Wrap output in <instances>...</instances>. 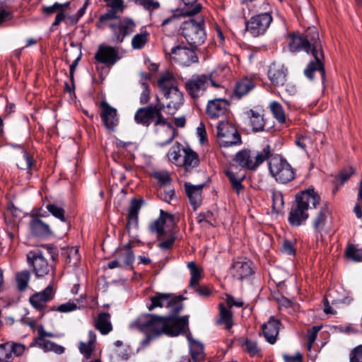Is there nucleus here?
<instances>
[{
	"mask_svg": "<svg viewBox=\"0 0 362 362\" xmlns=\"http://www.w3.org/2000/svg\"><path fill=\"white\" fill-rule=\"evenodd\" d=\"M188 326V316L181 317H163L150 314L139 316L133 321L130 327L153 337L163 334L171 337L179 335Z\"/></svg>",
	"mask_w": 362,
	"mask_h": 362,
	"instance_id": "1",
	"label": "nucleus"
},
{
	"mask_svg": "<svg viewBox=\"0 0 362 362\" xmlns=\"http://www.w3.org/2000/svg\"><path fill=\"white\" fill-rule=\"evenodd\" d=\"M320 202V197L314 189L301 191L296 196L288 218L292 226H299L309 217L308 209L315 208Z\"/></svg>",
	"mask_w": 362,
	"mask_h": 362,
	"instance_id": "2",
	"label": "nucleus"
},
{
	"mask_svg": "<svg viewBox=\"0 0 362 362\" xmlns=\"http://www.w3.org/2000/svg\"><path fill=\"white\" fill-rule=\"evenodd\" d=\"M307 49V53H311L315 62H310L304 72L310 79H313L315 71L321 72L325 75L322 59H324L319 33L315 27H309L302 35Z\"/></svg>",
	"mask_w": 362,
	"mask_h": 362,
	"instance_id": "3",
	"label": "nucleus"
},
{
	"mask_svg": "<svg viewBox=\"0 0 362 362\" xmlns=\"http://www.w3.org/2000/svg\"><path fill=\"white\" fill-rule=\"evenodd\" d=\"M223 69L214 70L209 74H194L185 83V88L189 95L193 98L202 96L206 92L209 83L216 88H223L221 81L223 77L220 73Z\"/></svg>",
	"mask_w": 362,
	"mask_h": 362,
	"instance_id": "4",
	"label": "nucleus"
},
{
	"mask_svg": "<svg viewBox=\"0 0 362 362\" xmlns=\"http://www.w3.org/2000/svg\"><path fill=\"white\" fill-rule=\"evenodd\" d=\"M182 35L192 47L202 45L206 40L204 20L198 16L184 21L180 27Z\"/></svg>",
	"mask_w": 362,
	"mask_h": 362,
	"instance_id": "5",
	"label": "nucleus"
},
{
	"mask_svg": "<svg viewBox=\"0 0 362 362\" xmlns=\"http://www.w3.org/2000/svg\"><path fill=\"white\" fill-rule=\"evenodd\" d=\"M271 156V147L267 144L260 151L242 150L236 153L235 161L242 168L255 170Z\"/></svg>",
	"mask_w": 362,
	"mask_h": 362,
	"instance_id": "6",
	"label": "nucleus"
},
{
	"mask_svg": "<svg viewBox=\"0 0 362 362\" xmlns=\"http://www.w3.org/2000/svg\"><path fill=\"white\" fill-rule=\"evenodd\" d=\"M269 170L275 180L286 184L295 178L294 170L282 157L275 155L269 160Z\"/></svg>",
	"mask_w": 362,
	"mask_h": 362,
	"instance_id": "7",
	"label": "nucleus"
},
{
	"mask_svg": "<svg viewBox=\"0 0 362 362\" xmlns=\"http://www.w3.org/2000/svg\"><path fill=\"white\" fill-rule=\"evenodd\" d=\"M163 49L166 56H169L171 61L182 66H189L199 61L196 52L192 48L180 45L170 47L165 44Z\"/></svg>",
	"mask_w": 362,
	"mask_h": 362,
	"instance_id": "8",
	"label": "nucleus"
},
{
	"mask_svg": "<svg viewBox=\"0 0 362 362\" xmlns=\"http://www.w3.org/2000/svg\"><path fill=\"white\" fill-rule=\"evenodd\" d=\"M104 25H107L111 29L114 40L118 43H122L126 37L131 35L136 28L134 21L129 18L116 17L109 20Z\"/></svg>",
	"mask_w": 362,
	"mask_h": 362,
	"instance_id": "9",
	"label": "nucleus"
},
{
	"mask_svg": "<svg viewBox=\"0 0 362 362\" xmlns=\"http://www.w3.org/2000/svg\"><path fill=\"white\" fill-rule=\"evenodd\" d=\"M218 142L221 146L229 147L240 144L241 139L235 127L227 121H221L216 127Z\"/></svg>",
	"mask_w": 362,
	"mask_h": 362,
	"instance_id": "10",
	"label": "nucleus"
},
{
	"mask_svg": "<svg viewBox=\"0 0 362 362\" xmlns=\"http://www.w3.org/2000/svg\"><path fill=\"white\" fill-rule=\"evenodd\" d=\"M28 264L37 277H43L52 271V266L48 263L42 251H30L27 256Z\"/></svg>",
	"mask_w": 362,
	"mask_h": 362,
	"instance_id": "11",
	"label": "nucleus"
},
{
	"mask_svg": "<svg viewBox=\"0 0 362 362\" xmlns=\"http://www.w3.org/2000/svg\"><path fill=\"white\" fill-rule=\"evenodd\" d=\"M272 21L269 11L251 17L246 24V30L253 36H259L265 33Z\"/></svg>",
	"mask_w": 362,
	"mask_h": 362,
	"instance_id": "12",
	"label": "nucleus"
},
{
	"mask_svg": "<svg viewBox=\"0 0 362 362\" xmlns=\"http://www.w3.org/2000/svg\"><path fill=\"white\" fill-rule=\"evenodd\" d=\"M37 332L38 337L35 339V343L39 348L45 351H53L57 354H62L64 352V346L46 339V337H56L54 334L45 331L43 327H40L37 329Z\"/></svg>",
	"mask_w": 362,
	"mask_h": 362,
	"instance_id": "13",
	"label": "nucleus"
},
{
	"mask_svg": "<svg viewBox=\"0 0 362 362\" xmlns=\"http://www.w3.org/2000/svg\"><path fill=\"white\" fill-rule=\"evenodd\" d=\"M100 107L101 109L100 117L104 126L108 131L113 132L119 124L117 110L105 100L100 103Z\"/></svg>",
	"mask_w": 362,
	"mask_h": 362,
	"instance_id": "14",
	"label": "nucleus"
},
{
	"mask_svg": "<svg viewBox=\"0 0 362 362\" xmlns=\"http://www.w3.org/2000/svg\"><path fill=\"white\" fill-rule=\"evenodd\" d=\"M56 288L49 284L43 291L33 294L29 299L30 303L36 310H42L47 303L54 298Z\"/></svg>",
	"mask_w": 362,
	"mask_h": 362,
	"instance_id": "15",
	"label": "nucleus"
},
{
	"mask_svg": "<svg viewBox=\"0 0 362 362\" xmlns=\"http://www.w3.org/2000/svg\"><path fill=\"white\" fill-rule=\"evenodd\" d=\"M22 344L7 341L0 344V362H11L15 356H21L25 351Z\"/></svg>",
	"mask_w": 362,
	"mask_h": 362,
	"instance_id": "16",
	"label": "nucleus"
},
{
	"mask_svg": "<svg viewBox=\"0 0 362 362\" xmlns=\"http://www.w3.org/2000/svg\"><path fill=\"white\" fill-rule=\"evenodd\" d=\"M287 74V69L280 62L272 63L267 73L271 83L276 86H284L285 84Z\"/></svg>",
	"mask_w": 362,
	"mask_h": 362,
	"instance_id": "17",
	"label": "nucleus"
},
{
	"mask_svg": "<svg viewBox=\"0 0 362 362\" xmlns=\"http://www.w3.org/2000/svg\"><path fill=\"white\" fill-rule=\"evenodd\" d=\"M174 219L173 216L164 214L161 212L160 217L150 224V230L153 233H156L158 238H161L171 230L168 227L174 226Z\"/></svg>",
	"mask_w": 362,
	"mask_h": 362,
	"instance_id": "18",
	"label": "nucleus"
},
{
	"mask_svg": "<svg viewBox=\"0 0 362 362\" xmlns=\"http://www.w3.org/2000/svg\"><path fill=\"white\" fill-rule=\"evenodd\" d=\"M95 59L107 66L114 65L119 59L117 49L110 46L100 45L95 54Z\"/></svg>",
	"mask_w": 362,
	"mask_h": 362,
	"instance_id": "19",
	"label": "nucleus"
},
{
	"mask_svg": "<svg viewBox=\"0 0 362 362\" xmlns=\"http://www.w3.org/2000/svg\"><path fill=\"white\" fill-rule=\"evenodd\" d=\"M228 102L225 99L216 98L208 102L206 113L210 119H218L226 112Z\"/></svg>",
	"mask_w": 362,
	"mask_h": 362,
	"instance_id": "20",
	"label": "nucleus"
},
{
	"mask_svg": "<svg viewBox=\"0 0 362 362\" xmlns=\"http://www.w3.org/2000/svg\"><path fill=\"white\" fill-rule=\"evenodd\" d=\"M264 110L260 106L254 107L247 111L246 115L254 132H262L264 129Z\"/></svg>",
	"mask_w": 362,
	"mask_h": 362,
	"instance_id": "21",
	"label": "nucleus"
},
{
	"mask_svg": "<svg viewBox=\"0 0 362 362\" xmlns=\"http://www.w3.org/2000/svg\"><path fill=\"white\" fill-rule=\"evenodd\" d=\"M108 11L105 14L100 16L97 23L98 28H103L104 24L109 22V20L117 17V13L122 11L124 8L122 0H105Z\"/></svg>",
	"mask_w": 362,
	"mask_h": 362,
	"instance_id": "22",
	"label": "nucleus"
},
{
	"mask_svg": "<svg viewBox=\"0 0 362 362\" xmlns=\"http://www.w3.org/2000/svg\"><path fill=\"white\" fill-rule=\"evenodd\" d=\"M233 189L239 194L243 189L242 182L245 177V173L239 170L238 166L232 164L225 171Z\"/></svg>",
	"mask_w": 362,
	"mask_h": 362,
	"instance_id": "23",
	"label": "nucleus"
},
{
	"mask_svg": "<svg viewBox=\"0 0 362 362\" xmlns=\"http://www.w3.org/2000/svg\"><path fill=\"white\" fill-rule=\"evenodd\" d=\"M157 145L163 147L173 141L175 136L176 129L171 124H164L156 128Z\"/></svg>",
	"mask_w": 362,
	"mask_h": 362,
	"instance_id": "24",
	"label": "nucleus"
},
{
	"mask_svg": "<svg viewBox=\"0 0 362 362\" xmlns=\"http://www.w3.org/2000/svg\"><path fill=\"white\" fill-rule=\"evenodd\" d=\"M280 325V321L273 317H271L267 322L262 325L263 335L269 344H274L276 342Z\"/></svg>",
	"mask_w": 362,
	"mask_h": 362,
	"instance_id": "25",
	"label": "nucleus"
},
{
	"mask_svg": "<svg viewBox=\"0 0 362 362\" xmlns=\"http://www.w3.org/2000/svg\"><path fill=\"white\" fill-rule=\"evenodd\" d=\"M29 228L30 233L37 237H44L52 234L49 226L36 215H30Z\"/></svg>",
	"mask_w": 362,
	"mask_h": 362,
	"instance_id": "26",
	"label": "nucleus"
},
{
	"mask_svg": "<svg viewBox=\"0 0 362 362\" xmlns=\"http://www.w3.org/2000/svg\"><path fill=\"white\" fill-rule=\"evenodd\" d=\"M257 84L256 78L251 76H246L237 80L234 93L238 97L244 96L252 90Z\"/></svg>",
	"mask_w": 362,
	"mask_h": 362,
	"instance_id": "27",
	"label": "nucleus"
},
{
	"mask_svg": "<svg viewBox=\"0 0 362 362\" xmlns=\"http://www.w3.org/2000/svg\"><path fill=\"white\" fill-rule=\"evenodd\" d=\"M230 273L235 278L241 281L253 273L252 263L245 260L236 261L230 267Z\"/></svg>",
	"mask_w": 362,
	"mask_h": 362,
	"instance_id": "28",
	"label": "nucleus"
},
{
	"mask_svg": "<svg viewBox=\"0 0 362 362\" xmlns=\"http://www.w3.org/2000/svg\"><path fill=\"white\" fill-rule=\"evenodd\" d=\"M332 221L331 212L328 206L323 205L313 219V225L317 232L323 230L325 227Z\"/></svg>",
	"mask_w": 362,
	"mask_h": 362,
	"instance_id": "29",
	"label": "nucleus"
},
{
	"mask_svg": "<svg viewBox=\"0 0 362 362\" xmlns=\"http://www.w3.org/2000/svg\"><path fill=\"white\" fill-rule=\"evenodd\" d=\"M204 185H194L190 182H185L184 184V188L185 192L189 199L191 205L196 209L198 207L202 200V193Z\"/></svg>",
	"mask_w": 362,
	"mask_h": 362,
	"instance_id": "30",
	"label": "nucleus"
},
{
	"mask_svg": "<svg viewBox=\"0 0 362 362\" xmlns=\"http://www.w3.org/2000/svg\"><path fill=\"white\" fill-rule=\"evenodd\" d=\"M163 94L166 100H168V103L166 105L167 107L169 110L172 109L173 110V112H171L172 114L177 110L183 103V94L179 90L178 87L173 88L170 90H168Z\"/></svg>",
	"mask_w": 362,
	"mask_h": 362,
	"instance_id": "31",
	"label": "nucleus"
},
{
	"mask_svg": "<svg viewBox=\"0 0 362 362\" xmlns=\"http://www.w3.org/2000/svg\"><path fill=\"white\" fill-rule=\"evenodd\" d=\"M157 84L160 91L164 93L173 88H177V80L173 73L165 71L160 74Z\"/></svg>",
	"mask_w": 362,
	"mask_h": 362,
	"instance_id": "32",
	"label": "nucleus"
},
{
	"mask_svg": "<svg viewBox=\"0 0 362 362\" xmlns=\"http://www.w3.org/2000/svg\"><path fill=\"white\" fill-rule=\"evenodd\" d=\"M154 105L141 107L134 115V120L137 124L148 127L153 119Z\"/></svg>",
	"mask_w": 362,
	"mask_h": 362,
	"instance_id": "33",
	"label": "nucleus"
},
{
	"mask_svg": "<svg viewBox=\"0 0 362 362\" xmlns=\"http://www.w3.org/2000/svg\"><path fill=\"white\" fill-rule=\"evenodd\" d=\"M199 163V158L197 153L190 148H186L184 151L180 167H183L186 171H190L197 167Z\"/></svg>",
	"mask_w": 362,
	"mask_h": 362,
	"instance_id": "34",
	"label": "nucleus"
},
{
	"mask_svg": "<svg viewBox=\"0 0 362 362\" xmlns=\"http://www.w3.org/2000/svg\"><path fill=\"white\" fill-rule=\"evenodd\" d=\"M141 206V201L134 199L132 200L131 206L129 209L128 221L127 228H136L138 227L139 219L138 214Z\"/></svg>",
	"mask_w": 362,
	"mask_h": 362,
	"instance_id": "35",
	"label": "nucleus"
},
{
	"mask_svg": "<svg viewBox=\"0 0 362 362\" xmlns=\"http://www.w3.org/2000/svg\"><path fill=\"white\" fill-rule=\"evenodd\" d=\"M115 257L124 268L131 266L134 261V255L131 249L130 244L125 245L116 252Z\"/></svg>",
	"mask_w": 362,
	"mask_h": 362,
	"instance_id": "36",
	"label": "nucleus"
},
{
	"mask_svg": "<svg viewBox=\"0 0 362 362\" xmlns=\"http://www.w3.org/2000/svg\"><path fill=\"white\" fill-rule=\"evenodd\" d=\"M95 327L102 334H108L112 329L110 315L107 313H100L95 322Z\"/></svg>",
	"mask_w": 362,
	"mask_h": 362,
	"instance_id": "37",
	"label": "nucleus"
},
{
	"mask_svg": "<svg viewBox=\"0 0 362 362\" xmlns=\"http://www.w3.org/2000/svg\"><path fill=\"white\" fill-rule=\"evenodd\" d=\"M96 336L93 331L88 332V340L87 342L81 341L79 351L83 355L84 358L88 360L90 358L92 352L95 349Z\"/></svg>",
	"mask_w": 362,
	"mask_h": 362,
	"instance_id": "38",
	"label": "nucleus"
},
{
	"mask_svg": "<svg viewBox=\"0 0 362 362\" xmlns=\"http://www.w3.org/2000/svg\"><path fill=\"white\" fill-rule=\"evenodd\" d=\"M185 148L179 142H176L168 153V160L177 166H181Z\"/></svg>",
	"mask_w": 362,
	"mask_h": 362,
	"instance_id": "39",
	"label": "nucleus"
},
{
	"mask_svg": "<svg viewBox=\"0 0 362 362\" xmlns=\"http://www.w3.org/2000/svg\"><path fill=\"white\" fill-rule=\"evenodd\" d=\"M189 344L190 354L192 358L195 362H201L204 358V347L199 341L187 337Z\"/></svg>",
	"mask_w": 362,
	"mask_h": 362,
	"instance_id": "40",
	"label": "nucleus"
},
{
	"mask_svg": "<svg viewBox=\"0 0 362 362\" xmlns=\"http://www.w3.org/2000/svg\"><path fill=\"white\" fill-rule=\"evenodd\" d=\"M170 294L157 293L155 296H151L150 300L151 301V305H148V310L151 311L154 308L160 307H166L170 303Z\"/></svg>",
	"mask_w": 362,
	"mask_h": 362,
	"instance_id": "41",
	"label": "nucleus"
},
{
	"mask_svg": "<svg viewBox=\"0 0 362 362\" xmlns=\"http://www.w3.org/2000/svg\"><path fill=\"white\" fill-rule=\"evenodd\" d=\"M184 3V7L182 8V16H193L198 13L202 6L197 2V0H181Z\"/></svg>",
	"mask_w": 362,
	"mask_h": 362,
	"instance_id": "42",
	"label": "nucleus"
},
{
	"mask_svg": "<svg viewBox=\"0 0 362 362\" xmlns=\"http://www.w3.org/2000/svg\"><path fill=\"white\" fill-rule=\"evenodd\" d=\"M150 34L146 30H142L136 34L132 39V47L134 49H142L148 42Z\"/></svg>",
	"mask_w": 362,
	"mask_h": 362,
	"instance_id": "43",
	"label": "nucleus"
},
{
	"mask_svg": "<svg viewBox=\"0 0 362 362\" xmlns=\"http://www.w3.org/2000/svg\"><path fill=\"white\" fill-rule=\"evenodd\" d=\"M288 47L291 52L303 50L307 52L303 37L298 35L293 34L288 36Z\"/></svg>",
	"mask_w": 362,
	"mask_h": 362,
	"instance_id": "44",
	"label": "nucleus"
},
{
	"mask_svg": "<svg viewBox=\"0 0 362 362\" xmlns=\"http://www.w3.org/2000/svg\"><path fill=\"white\" fill-rule=\"evenodd\" d=\"M79 300H69L66 303H62L59 305H54L49 308V311L59 312L62 313H68L73 312L78 308V303Z\"/></svg>",
	"mask_w": 362,
	"mask_h": 362,
	"instance_id": "45",
	"label": "nucleus"
},
{
	"mask_svg": "<svg viewBox=\"0 0 362 362\" xmlns=\"http://www.w3.org/2000/svg\"><path fill=\"white\" fill-rule=\"evenodd\" d=\"M46 209L55 218L65 222V210L64 206L57 203H49L46 205Z\"/></svg>",
	"mask_w": 362,
	"mask_h": 362,
	"instance_id": "46",
	"label": "nucleus"
},
{
	"mask_svg": "<svg viewBox=\"0 0 362 362\" xmlns=\"http://www.w3.org/2000/svg\"><path fill=\"white\" fill-rule=\"evenodd\" d=\"M220 319L218 323L223 325L226 329H230L233 325L232 313L223 304L219 305Z\"/></svg>",
	"mask_w": 362,
	"mask_h": 362,
	"instance_id": "47",
	"label": "nucleus"
},
{
	"mask_svg": "<svg viewBox=\"0 0 362 362\" xmlns=\"http://www.w3.org/2000/svg\"><path fill=\"white\" fill-rule=\"evenodd\" d=\"M30 278V272L27 270H24L16 274V284L19 291H23L27 288Z\"/></svg>",
	"mask_w": 362,
	"mask_h": 362,
	"instance_id": "48",
	"label": "nucleus"
},
{
	"mask_svg": "<svg viewBox=\"0 0 362 362\" xmlns=\"http://www.w3.org/2000/svg\"><path fill=\"white\" fill-rule=\"evenodd\" d=\"M187 267L190 271L191 278L189 286L195 287L197 286L199 281L201 279V270L197 267L194 262H190L187 264Z\"/></svg>",
	"mask_w": 362,
	"mask_h": 362,
	"instance_id": "49",
	"label": "nucleus"
},
{
	"mask_svg": "<svg viewBox=\"0 0 362 362\" xmlns=\"http://www.w3.org/2000/svg\"><path fill=\"white\" fill-rule=\"evenodd\" d=\"M270 110L274 117L279 121V123L283 124L286 122V115L284 110L278 102H272L270 104Z\"/></svg>",
	"mask_w": 362,
	"mask_h": 362,
	"instance_id": "50",
	"label": "nucleus"
},
{
	"mask_svg": "<svg viewBox=\"0 0 362 362\" xmlns=\"http://www.w3.org/2000/svg\"><path fill=\"white\" fill-rule=\"evenodd\" d=\"M164 108V105L158 103L156 105H154V110H153V119H156L155 125L160 127L161 125L164 124H170L169 123L166 122L165 119L162 115V110Z\"/></svg>",
	"mask_w": 362,
	"mask_h": 362,
	"instance_id": "51",
	"label": "nucleus"
},
{
	"mask_svg": "<svg viewBox=\"0 0 362 362\" xmlns=\"http://www.w3.org/2000/svg\"><path fill=\"white\" fill-rule=\"evenodd\" d=\"M335 291H336L333 290V289L329 291V292L327 295V298L325 299L324 312L326 314H334V310H332V308H331V306L329 304L328 299H327L328 298H329L332 300V303H344L345 302L344 299L334 298V293Z\"/></svg>",
	"mask_w": 362,
	"mask_h": 362,
	"instance_id": "52",
	"label": "nucleus"
},
{
	"mask_svg": "<svg viewBox=\"0 0 362 362\" xmlns=\"http://www.w3.org/2000/svg\"><path fill=\"white\" fill-rule=\"evenodd\" d=\"M182 298L181 296H170V303L168 304V308L171 309L174 314L180 313L183 309V303L182 302Z\"/></svg>",
	"mask_w": 362,
	"mask_h": 362,
	"instance_id": "53",
	"label": "nucleus"
},
{
	"mask_svg": "<svg viewBox=\"0 0 362 362\" xmlns=\"http://www.w3.org/2000/svg\"><path fill=\"white\" fill-rule=\"evenodd\" d=\"M320 329V327L314 326L308 331L306 334V346L308 351H310L313 343L315 342L317 333Z\"/></svg>",
	"mask_w": 362,
	"mask_h": 362,
	"instance_id": "54",
	"label": "nucleus"
},
{
	"mask_svg": "<svg viewBox=\"0 0 362 362\" xmlns=\"http://www.w3.org/2000/svg\"><path fill=\"white\" fill-rule=\"evenodd\" d=\"M272 202L273 209L276 212L281 211L283 209L284 204L282 193L278 191L273 192Z\"/></svg>",
	"mask_w": 362,
	"mask_h": 362,
	"instance_id": "55",
	"label": "nucleus"
},
{
	"mask_svg": "<svg viewBox=\"0 0 362 362\" xmlns=\"http://www.w3.org/2000/svg\"><path fill=\"white\" fill-rule=\"evenodd\" d=\"M243 347L250 356H255L259 352L257 342L252 340L246 339L243 344Z\"/></svg>",
	"mask_w": 362,
	"mask_h": 362,
	"instance_id": "56",
	"label": "nucleus"
},
{
	"mask_svg": "<svg viewBox=\"0 0 362 362\" xmlns=\"http://www.w3.org/2000/svg\"><path fill=\"white\" fill-rule=\"evenodd\" d=\"M153 176L161 185H166L170 182V175L167 170L154 171Z\"/></svg>",
	"mask_w": 362,
	"mask_h": 362,
	"instance_id": "57",
	"label": "nucleus"
},
{
	"mask_svg": "<svg viewBox=\"0 0 362 362\" xmlns=\"http://www.w3.org/2000/svg\"><path fill=\"white\" fill-rule=\"evenodd\" d=\"M346 255L347 257L356 262H359L362 259V250L358 249L353 245L347 248Z\"/></svg>",
	"mask_w": 362,
	"mask_h": 362,
	"instance_id": "58",
	"label": "nucleus"
},
{
	"mask_svg": "<svg viewBox=\"0 0 362 362\" xmlns=\"http://www.w3.org/2000/svg\"><path fill=\"white\" fill-rule=\"evenodd\" d=\"M33 163V159L27 151H23L22 158L18 162V166L23 169H30Z\"/></svg>",
	"mask_w": 362,
	"mask_h": 362,
	"instance_id": "59",
	"label": "nucleus"
},
{
	"mask_svg": "<svg viewBox=\"0 0 362 362\" xmlns=\"http://www.w3.org/2000/svg\"><path fill=\"white\" fill-rule=\"evenodd\" d=\"M354 173V171L351 168L342 170L337 177V182L339 185H342L351 177Z\"/></svg>",
	"mask_w": 362,
	"mask_h": 362,
	"instance_id": "60",
	"label": "nucleus"
},
{
	"mask_svg": "<svg viewBox=\"0 0 362 362\" xmlns=\"http://www.w3.org/2000/svg\"><path fill=\"white\" fill-rule=\"evenodd\" d=\"M349 362H362V344L352 349L350 354Z\"/></svg>",
	"mask_w": 362,
	"mask_h": 362,
	"instance_id": "61",
	"label": "nucleus"
},
{
	"mask_svg": "<svg viewBox=\"0 0 362 362\" xmlns=\"http://www.w3.org/2000/svg\"><path fill=\"white\" fill-rule=\"evenodd\" d=\"M70 2L67 1L64 4L54 3L53 5L45 7L43 11L45 14H51L54 12H58L63 7L69 6Z\"/></svg>",
	"mask_w": 362,
	"mask_h": 362,
	"instance_id": "62",
	"label": "nucleus"
},
{
	"mask_svg": "<svg viewBox=\"0 0 362 362\" xmlns=\"http://www.w3.org/2000/svg\"><path fill=\"white\" fill-rule=\"evenodd\" d=\"M141 87L143 88V90L140 96V103L141 104H146L149 101L150 99V90L148 83L146 82H141Z\"/></svg>",
	"mask_w": 362,
	"mask_h": 362,
	"instance_id": "63",
	"label": "nucleus"
},
{
	"mask_svg": "<svg viewBox=\"0 0 362 362\" xmlns=\"http://www.w3.org/2000/svg\"><path fill=\"white\" fill-rule=\"evenodd\" d=\"M69 6L63 7L57 12L53 25H58L65 18V17L69 14Z\"/></svg>",
	"mask_w": 362,
	"mask_h": 362,
	"instance_id": "64",
	"label": "nucleus"
}]
</instances>
